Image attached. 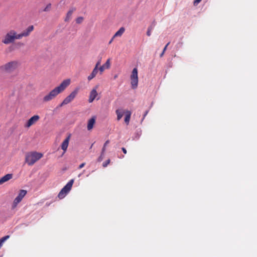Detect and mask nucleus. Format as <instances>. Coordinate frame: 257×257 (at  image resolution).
Instances as JSON below:
<instances>
[{
	"label": "nucleus",
	"instance_id": "nucleus-10",
	"mask_svg": "<svg viewBox=\"0 0 257 257\" xmlns=\"http://www.w3.org/2000/svg\"><path fill=\"white\" fill-rule=\"evenodd\" d=\"M98 85H97L95 87H94L93 89L91 90L88 98V102L89 103H92L95 98H96L97 100L99 99V98H97L98 96L97 90L98 88Z\"/></svg>",
	"mask_w": 257,
	"mask_h": 257
},
{
	"label": "nucleus",
	"instance_id": "nucleus-20",
	"mask_svg": "<svg viewBox=\"0 0 257 257\" xmlns=\"http://www.w3.org/2000/svg\"><path fill=\"white\" fill-rule=\"evenodd\" d=\"M10 236L9 235H6L0 239V248L2 246L4 242L7 240L8 238H9Z\"/></svg>",
	"mask_w": 257,
	"mask_h": 257
},
{
	"label": "nucleus",
	"instance_id": "nucleus-11",
	"mask_svg": "<svg viewBox=\"0 0 257 257\" xmlns=\"http://www.w3.org/2000/svg\"><path fill=\"white\" fill-rule=\"evenodd\" d=\"M70 135H69L64 140V141L62 142V143L61 144V149L64 151L63 154H64L65 153V152L66 151V150L67 149V148H68V145H69V141H70Z\"/></svg>",
	"mask_w": 257,
	"mask_h": 257
},
{
	"label": "nucleus",
	"instance_id": "nucleus-17",
	"mask_svg": "<svg viewBox=\"0 0 257 257\" xmlns=\"http://www.w3.org/2000/svg\"><path fill=\"white\" fill-rule=\"evenodd\" d=\"M95 122V117H92L90 119H89L87 123V130L90 131L92 130L93 127V125Z\"/></svg>",
	"mask_w": 257,
	"mask_h": 257
},
{
	"label": "nucleus",
	"instance_id": "nucleus-1",
	"mask_svg": "<svg viewBox=\"0 0 257 257\" xmlns=\"http://www.w3.org/2000/svg\"><path fill=\"white\" fill-rule=\"evenodd\" d=\"M34 29L33 26H30L20 34H17L16 31L12 30L6 34L2 40V42L6 45L13 43L16 40H20L23 37L29 36L30 33L34 30Z\"/></svg>",
	"mask_w": 257,
	"mask_h": 257
},
{
	"label": "nucleus",
	"instance_id": "nucleus-31",
	"mask_svg": "<svg viewBox=\"0 0 257 257\" xmlns=\"http://www.w3.org/2000/svg\"><path fill=\"white\" fill-rule=\"evenodd\" d=\"M121 150H122V152H123V153L124 154H126L127 151H126V150L124 148H121Z\"/></svg>",
	"mask_w": 257,
	"mask_h": 257
},
{
	"label": "nucleus",
	"instance_id": "nucleus-26",
	"mask_svg": "<svg viewBox=\"0 0 257 257\" xmlns=\"http://www.w3.org/2000/svg\"><path fill=\"white\" fill-rule=\"evenodd\" d=\"M110 160L109 159H108L107 160H106L105 162H103V164H102V166L103 167H107V166L110 163Z\"/></svg>",
	"mask_w": 257,
	"mask_h": 257
},
{
	"label": "nucleus",
	"instance_id": "nucleus-25",
	"mask_svg": "<svg viewBox=\"0 0 257 257\" xmlns=\"http://www.w3.org/2000/svg\"><path fill=\"white\" fill-rule=\"evenodd\" d=\"M153 28L152 27H149L148 29V31H147V36H150L151 35V31L152 30Z\"/></svg>",
	"mask_w": 257,
	"mask_h": 257
},
{
	"label": "nucleus",
	"instance_id": "nucleus-7",
	"mask_svg": "<svg viewBox=\"0 0 257 257\" xmlns=\"http://www.w3.org/2000/svg\"><path fill=\"white\" fill-rule=\"evenodd\" d=\"M78 92V89H76L73 91L68 96H67L60 104L61 107L63 105H66L71 102L77 95Z\"/></svg>",
	"mask_w": 257,
	"mask_h": 257
},
{
	"label": "nucleus",
	"instance_id": "nucleus-19",
	"mask_svg": "<svg viewBox=\"0 0 257 257\" xmlns=\"http://www.w3.org/2000/svg\"><path fill=\"white\" fill-rule=\"evenodd\" d=\"M124 28L121 27L113 35V38H115L117 37H121L122 35L124 33Z\"/></svg>",
	"mask_w": 257,
	"mask_h": 257
},
{
	"label": "nucleus",
	"instance_id": "nucleus-33",
	"mask_svg": "<svg viewBox=\"0 0 257 257\" xmlns=\"http://www.w3.org/2000/svg\"><path fill=\"white\" fill-rule=\"evenodd\" d=\"M148 112V111H146V112H145V114H144V117L146 116V115L147 114Z\"/></svg>",
	"mask_w": 257,
	"mask_h": 257
},
{
	"label": "nucleus",
	"instance_id": "nucleus-3",
	"mask_svg": "<svg viewBox=\"0 0 257 257\" xmlns=\"http://www.w3.org/2000/svg\"><path fill=\"white\" fill-rule=\"evenodd\" d=\"M43 157V154L37 152H32L26 154L25 161L29 165H34Z\"/></svg>",
	"mask_w": 257,
	"mask_h": 257
},
{
	"label": "nucleus",
	"instance_id": "nucleus-34",
	"mask_svg": "<svg viewBox=\"0 0 257 257\" xmlns=\"http://www.w3.org/2000/svg\"><path fill=\"white\" fill-rule=\"evenodd\" d=\"M170 42H168L165 47H166V48H167V47L168 46V45L170 44Z\"/></svg>",
	"mask_w": 257,
	"mask_h": 257
},
{
	"label": "nucleus",
	"instance_id": "nucleus-12",
	"mask_svg": "<svg viewBox=\"0 0 257 257\" xmlns=\"http://www.w3.org/2000/svg\"><path fill=\"white\" fill-rule=\"evenodd\" d=\"M110 66V59L107 60L106 62L98 69L100 74H101L105 69H109Z\"/></svg>",
	"mask_w": 257,
	"mask_h": 257
},
{
	"label": "nucleus",
	"instance_id": "nucleus-28",
	"mask_svg": "<svg viewBox=\"0 0 257 257\" xmlns=\"http://www.w3.org/2000/svg\"><path fill=\"white\" fill-rule=\"evenodd\" d=\"M202 0H194V5H197Z\"/></svg>",
	"mask_w": 257,
	"mask_h": 257
},
{
	"label": "nucleus",
	"instance_id": "nucleus-15",
	"mask_svg": "<svg viewBox=\"0 0 257 257\" xmlns=\"http://www.w3.org/2000/svg\"><path fill=\"white\" fill-rule=\"evenodd\" d=\"M75 11V9L74 8H72L69 10L64 20L65 22H69L71 20L72 15Z\"/></svg>",
	"mask_w": 257,
	"mask_h": 257
},
{
	"label": "nucleus",
	"instance_id": "nucleus-14",
	"mask_svg": "<svg viewBox=\"0 0 257 257\" xmlns=\"http://www.w3.org/2000/svg\"><path fill=\"white\" fill-rule=\"evenodd\" d=\"M125 111L123 109L120 108L116 110L115 112L117 115V120H119L122 117L123 115L125 113Z\"/></svg>",
	"mask_w": 257,
	"mask_h": 257
},
{
	"label": "nucleus",
	"instance_id": "nucleus-30",
	"mask_svg": "<svg viewBox=\"0 0 257 257\" xmlns=\"http://www.w3.org/2000/svg\"><path fill=\"white\" fill-rule=\"evenodd\" d=\"M85 165V163H83L81 164L79 166L78 169H80L82 168Z\"/></svg>",
	"mask_w": 257,
	"mask_h": 257
},
{
	"label": "nucleus",
	"instance_id": "nucleus-8",
	"mask_svg": "<svg viewBox=\"0 0 257 257\" xmlns=\"http://www.w3.org/2000/svg\"><path fill=\"white\" fill-rule=\"evenodd\" d=\"M27 191L25 190H21L19 193L18 195L14 200L12 208H15L17 207L18 204L22 200L23 198L27 194Z\"/></svg>",
	"mask_w": 257,
	"mask_h": 257
},
{
	"label": "nucleus",
	"instance_id": "nucleus-35",
	"mask_svg": "<svg viewBox=\"0 0 257 257\" xmlns=\"http://www.w3.org/2000/svg\"><path fill=\"white\" fill-rule=\"evenodd\" d=\"M117 77V75H116L114 76V78L116 79Z\"/></svg>",
	"mask_w": 257,
	"mask_h": 257
},
{
	"label": "nucleus",
	"instance_id": "nucleus-21",
	"mask_svg": "<svg viewBox=\"0 0 257 257\" xmlns=\"http://www.w3.org/2000/svg\"><path fill=\"white\" fill-rule=\"evenodd\" d=\"M104 153L105 152H103L102 151H101V153L100 156L97 159V161L98 162H101L102 161V160L103 159Z\"/></svg>",
	"mask_w": 257,
	"mask_h": 257
},
{
	"label": "nucleus",
	"instance_id": "nucleus-9",
	"mask_svg": "<svg viewBox=\"0 0 257 257\" xmlns=\"http://www.w3.org/2000/svg\"><path fill=\"white\" fill-rule=\"evenodd\" d=\"M40 117L38 115H34L28 120L26 123L24 124V127L29 128L32 125L35 124L37 121L39 120Z\"/></svg>",
	"mask_w": 257,
	"mask_h": 257
},
{
	"label": "nucleus",
	"instance_id": "nucleus-29",
	"mask_svg": "<svg viewBox=\"0 0 257 257\" xmlns=\"http://www.w3.org/2000/svg\"><path fill=\"white\" fill-rule=\"evenodd\" d=\"M100 63H101V60H99L97 61V62L96 63L95 66L94 67H96L97 68H98V66H99V65L100 64Z\"/></svg>",
	"mask_w": 257,
	"mask_h": 257
},
{
	"label": "nucleus",
	"instance_id": "nucleus-23",
	"mask_svg": "<svg viewBox=\"0 0 257 257\" xmlns=\"http://www.w3.org/2000/svg\"><path fill=\"white\" fill-rule=\"evenodd\" d=\"M51 8V4H49L47 5V6L45 7V8L43 10L44 12H48L50 10Z\"/></svg>",
	"mask_w": 257,
	"mask_h": 257
},
{
	"label": "nucleus",
	"instance_id": "nucleus-2",
	"mask_svg": "<svg viewBox=\"0 0 257 257\" xmlns=\"http://www.w3.org/2000/svg\"><path fill=\"white\" fill-rule=\"evenodd\" d=\"M70 83V80L69 79L63 81L59 86L54 88L49 93L44 96L43 102H47L54 99L58 94L64 91Z\"/></svg>",
	"mask_w": 257,
	"mask_h": 257
},
{
	"label": "nucleus",
	"instance_id": "nucleus-24",
	"mask_svg": "<svg viewBox=\"0 0 257 257\" xmlns=\"http://www.w3.org/2000/svg\"><path fill=\"white\" fill-rule=\"evenodd\" d=\"M109 140H107L105 142V143H104V145H103V147L102 148V151L103 152H105V149H106V146L109 144Z\"/></svg>",
	"mask_w": 257,
	"mask_h": 257
},
{
	"label": "nucleus",
	"instance_id": "nucleus-22",
	"mask_svg": "<svg viewBox=\"0 0 257 257\" xmlns=\"http://www.w3.org/2000/svg\"><path fill=\"white\" fill-rule=\"evenodd\" d=\"M83 21V18L82 17H78L76 19V22L77 24H81Z\"/></svg>",
	"mask_w": 257,
	"mask_h": 257
},
{
	"label": "nucleus",
	"instance_id": "nucleus-32",
	"mask_svg": "<svg viewBox=\"0 0 257 257\" xmlns=\"http://www.w3.org/2000/svg\"><path fill=\"white\" fill-rule=\"evenodd\" d=\"M114 38H113V36L112 37V38L111 39V40L109 41V44H111L112 43V42L113 41V39H114Z\"/></svg>",
	"mask_w": 257,
	"mask_h": 257
},
{
	"label": "nucleus",
	"instance_id": "nucleus-5",
	"mask_svg": "<svg viewBox=\"0 0 257 257\" xmlns=\"http://www.w3.org/2000/svg\"><path fill=\"white\" fill-rule=\"evenodd\" d=\"M18 65L19 63L17 61H11L3 65L2 69L7 72H12L18 68Z\"/></svg>",
	"mask_w": 257,
	"mask_h": 257
},
{
	"label": "nucleus",
	"instance_id": "nucleus-16",
	"mask_svg": "<svg viewBox=\"0 0 257 257\" xmlns=\"http://www.w3.org/2000/svg\"><path fill=\"white\" fill-rule=\"evenodd\" d=\"M98 71H99V69L96 67H94L91 73L88 76V80L90 81L92 80L93 78H94L98 73Z\"/></svg>",
	"mask_w": 257,
	"mask_h": 257
},
{
	"label": "nucleus",
	"instance_id": "nucleus-13",
	"mask_svg": "<svg viewBox=\"0 0 257 257\" xmlns=\"http://www.w3.org/2000/svg\"><path fill=\"white\" fill-rule=\"evenodd\" d=\"M13 177V175L12 174H8L0 179V185L3 184L6 182L8 181L10 179H11Z\"/></svg>",
	"mask_w": 257,
	"mask_h": 257
},
{
	"label": "nucleus",
	"instance_id": "nucleus-4",
	"mask_svg": "<svg viewBox=\"0 0 257 257\" xmlns=\"http://www.w3.org/2000/svg\"><path fill=\"white\" fill-rule=\"evenodd\" d=\"M74 183V180H70L67 184L61 189L58 194V197L60 199H63L65 197L68 193L71 190Z\"/></svg>",
	"mask_w": 257,
	"mask_h": 257
},
{
	"label": "nucleus",
	"instance_id": "nucleus-27",
	"mask_svg": "<svg viewBox=\"0 0 257 257\" xmlns=\"http://www.w3.org/2000/svg\"><path fill=\"white\" fill-rule=\"evenodd\" d=\"M166 49H167L166 47H165L163 49L162 52L161 53V54L160 55V57H162L163 56Z\"/></svg>",
	"mask_w": 257,
	"mask_h": 257
},
{
	"label": "nucleus",
	"instance_id": "nucleus-18",
	"mask_svg": "<svg viewBox=\"0 0 257 257\" xmlns=\"http://www.w3.org/2000/svg\"><path fill=\"white\" fill-rule=\"evenodd\" d=\"M131 114H132L131 111H130L129 110L125 111V118H124V121L126 124H128V123H129Z\"/></svg>",
	"mask_w": 257,
	"mask_h": 257
},
{
	"label": "nucleus",
	"instance_id": "nucleus-6",
	"mask_svg": "<svg viewBox=\"0 0 257 257\" xmlns=\"http://www.w3.org/2000/svg\"><path fill=\"white\" fill-rule=\"evenodd\" d=\"M131 85L133 89H136L138 84V69L137 68L133 69L131 75Z\"/></svg>",
	"mask_w": 257,
	"mask_h": 257
}]
</instances>
